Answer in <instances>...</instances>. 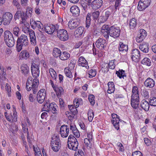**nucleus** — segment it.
<instances>
[{"label":"nucleus","mask_w":156,"mask_h":156,"mask_svg":"<svg viewBox=\"0 0 156 156\" xmlns=\"http://www.w3.org/2000/svg\"><path fill=\"white\" fill-rule=\"evenodd\" d=\"M132 92L133 94L131 99V105L134 108L136 109L138 107L139 99V94L137 87L134 86L133 87Z\"/></svg>","instance_id":"f03ea898"},{"label":"nucleus","mask_w":156,"mask_h":156,"mask_svg":"<svg viewBox=\"0 0 156 156\" xmlns=\"http://www.w3.org/2000/svg\"><path fill=\"white\" fill-rule=\"evenodd\" d=\"M61 52L60 49L57 48H55L53 50V55L55 58L59 57Z\"/></svg>","instance_id":"2f4dec72"},{"label":"nucleus","mask_w":156,"mask_h":156,"mask_svg":"<svg viewBox=\"0 0 156 156\" xmlns=\"http://www.w3.org/2000/svg\"><path fill=\"white\" fill-rule=\"evenodd\" d=\"M102 4V0H94L91 3V7L93 9L97 10L101 6Z\"/></svg>","instance_id":"dca6fc26"},{"label":"nucleus","mask_w":156,"mask_h":156,"mask_svg":"<svg viewBox=\"0 0 156 156\" xmlns=\"http://www.w3.org/2000/svg\"><path fill=\"white\" fill-rule=\"evenodd\" d=\"M84 28L82 27H79L75 31L74 33L75 36L76 37H80L84 31Z\"/></svg>","instance_id":"5701e85b"},{"label":"nucleus","mask_w":156,"mask_h":156,"mask_svg":"<svg viewBox=\"0 0 156 156\" xmlns=\"http://www.w3.org/2000/svg\"><path fill=\"white\" fill-rule=\"evenodd\" d=\"M149 104L146 100L144 99L142 101L141 104V108L146 111H147L149 108Z\"/></svg>","instance_id":"b1692460"},{"label":"nucleus","mask_w":156,"mask_h":156,"mask_svg":"<svg viewBox=\"0 0 156 156\" xmlns=\"http://www.w3.org/2000/svg\"><path fill=\"white\" fill-rule=\"evenodd\" d=\"M30 42L34 46L36 45V37L34 31H29Z\"/></svg>","instance_id":"4be33fe9"},{"label":"nucleus","mask_w":156,"mask_h":156,"mask_svg":"<svg viewBox=\"0 0 156 156\" xmlns=\"http://www.w3.org/2000/svg\"><path fill=\"white\" fill-rule=\"evenodd\" d=\"M91 16V14L89 13H88L87 15L86 20V27L87 28H88L90 25Z\"/></svg>","instance_id":"f704fd0d"},{"label":"nucleus","mask_w":156,"mask_h":156,"mask_svg":"<svg viewBox=\"0 0 156 156\" xmlns=\"http://www.w3.org/2000/svg\"><path fill=\"white\" fill-rule=\"evenodd\" d=\"M58 37L61 41H65L69 39V36L67 31L65 30H59L57 31Z\"/></svg>","instance_id":"20e7f679"},{"label":"nucleus","mask_w":156,"mask_h":156,"mask_svg":"<svg viewBox=\"0 0 156 156\" xmlns=\"http://www.w3.org/2000/svg\"><path fill=\"white\" fill-rule=\"evenodd\" d=\"M12 33L16 37H18V35L20 33V30L18 27H15L13 28Z\"/></svg>","instance_id":"a18cd8bd"},{"label":"nucleus","mask_w":156,"mask_h":156,"mask_svg":"<svg viewBox=\"0 0 156 156\" xmlns=\"http://www.w3.org/2000/svg\"><path fill=\"white\" fill-rule=\"evenodd\" d=\"M79 24V22L77 21L76 19L71 20L69 21L68 23V26L69 28L71 30H73Z\"/></svg>","instance_id":"a211bd4d"},{"label":"nucleus","mask_w":156,"mask_h":156,"mask_svg":"<svg viewBox=\"0 0 156 156\" xmlns=\"http://www.w3.org/2000/svg\"><path fill=\"white\" fill-rule=\"evenodd\" d=\"M139 48L143 52L147 53L148 51L149 48L148 44L147 43L143 44L140 46Z\"/></svg>","instance_id":"c756f323"},{"label":"nucleus","mask_w":156,"mask_h":156,"mask_svg":"<svg viewBox=\"0 0 156 156\" xmlns=\"http://www.w3.org/2000/svg\"><path fill=\"white\" fill-rule=\"evenodd\" d=\"M54 90L56 92L58 97H59L63 92V90L62 87H54Z\"/></svg>","instance_id":"72a5a7b5"},{"label":"nucleus","mask_w":156,"mask_h":156,"mask_svg":"<svg viewBox=\"0 0 156 156\" xmlns=\"http://www.w3.org/2000/svg\"><path fill=\"white\" fill-rule=\"evenodd\" d=\"M139 31L140 34H139L141 35L143 37L145 38L147 35V33L146 31L143 29H141Z\"/></svg>","instance_id":"680f3d73"},{"label":"nucleus","mask_w":156,"mask_h":156,"mask_svg":"<svg viewBox=\"0 0 156 156\" xmlns=\"http://www.w3.org/2000/svg\"><path fill=\"white\" fill-rule=\"evenodd\" d=\"M78 143L77 141L76 142H74L73 143L69 145L68 144V147L69 149L76 151L78 149Z\"/></svg>","instance_id":"473e14b6"},{"label":"nucleus","mask_w":156,"mask_h":156,"mask_svg":"<svg viewBox=\"0 0 156 156\" xmlns=\"http://www.w3.org/2000/svg\"><path fill=\"white\" fill-rule=\"evenodd\" d=\"M94 112L89 110L88 112V119L90 122H92L94 117Z\"/></svg>","instance_id":"a19ab883"},{"label":"nucleus","mask_w":156,"mask_h":156,"mask_svg":"<svg viewBox=\"0 0 156 156\" xmlns=\"http://www.w3.org/2000/svg\"><path fill=\"white\" fill-rule=\"evenodd\" d=\"M55 105H56L54 103H51L49 105V108H47V109L46 110H45V111L46 112H49L50 110L52 109V108H53V107H54Z\"/></svg>","instance_id":"774afa93"},{"label":"nucleus","mask_w":156,"mask_h":156,"mask_svg":"<svg viewBox=\"0 0 156 156\" xmlns=\"http://www.w3.org/2000/svg\"><path fill=\"white\" fill-rule=\"evenodd\" d=\"M36 81L38 84H39V81L38 79L35 78L33 80L32 77H29L28 78L26 84V89L27 91H30L32 89V87L31 86L33 85L34 82Z\"/></svg>","instance_id":"1a4fd4ad"},{"label":"nucleus","mask_w":156,"mask_h":156,"mask_svg":"<svg viewBox=\"0 0 156 156\" xmlns=\"http://www.w3.org/2000/svg\"><path fill=\"white\" fill-rule=\"evenodd\" d=\"M64 72L66 76L70 78L72 77V73L71 71L68 69L66 68L64 70Z\"/></svg>","instance_id":"864d4df0"},{"label":"nucleus","mask_w":156,"mask_h":156,"mask_svg":"<svg viewBox=\"0 0 156 156\" xmlns=\"http://www.w3.org/2000/svg\"><path fill=\"white\" fill-rule=\"evenodd\" d=\"M106 44V40L102 38H99L96 42L97 47L101 50L104 49Z\"/></svg>","instance_id":"9b49d317"},{"label":"nucleus","mask_w":156,"mask_h":156,"mask_svg":"<svg viewBox=\"0 0 156 156\" xmlns=\"http://www.w3.org/2000/svg\"><path fill=\"white\" fill-rule=\"evenodd\" d=\"M108 88L107 90L108 93L109 94H111L114 92L115 91V86L113 82H109L108 84Z\"/></svg>","instance_id":"c85d7f7f"},{"label":"nucleus","mask_w":156,"mask_h":156,"mask_svg":"<svg viewBox=\"0 0 156 156\" xmlns=\"http://www.w3.org/2000/svg\"><path fill=\"white\" fill-rule=\"evenodd\" d=\"M132 156H143V155L140 151H136L132 153Z\"/></svg>","instance_id":"338daca9"},{"label":"nucleus","mask_w":156,"mask_h":156,"mask_svg":"<svg viewBox=\"0 0 156 156\" xmlns=\"http://www.w3.org/2000/svg\"><path fill=\"white\" fill-rule=\"evenodd\" d=\"M107 19V17L105 16H102L100 17L98 20L100 23H103L105 22Z\"/></svg>","instance_id":"69168bd1"},{"label":"nucleus","mask_w":156,"mask_h":156,"mask_svg":"<svg viewBox=\"0 0 156 156\" xmlns=\"http://www.w3.org/2000/svg\"><path fill=\"white\" fill-rule=\"evenodd\" d=\"M78 65L80 66L85 67L87 69L89 68L88 62L84 58L82 57H80L78 61Z\"/></svg>","instance_id":"aec40b11"},{"label":"nucleus","mask_w":156,"mask_h":156,"mask_svg":"<svg viewBox=\"0 0 156 156\" xmlns=\"http://www.w3.org/2000/svg\"><path fill=\"white\" fill-rule=\"evenodd\" d=\"M84 143L85 144L87 148L88 149H90L91 148V144L90 142L92 140H90L87 139V138H85L84 139Z\"/></svg>","instance_id":"49530a36"},{"label":"nucleus","mask_w":156,"mask_h":156,"mask_svg":"<svg viewBox=\"0 0 156 156\" xmlns=\"http://www.w3.org/2000/svg\"><path fill=\"white\" fill-rule=\"evenodd\" d=\"M22 10L20 9H17V11L15 14L14 18L15 20L19 19L22 16Z\"/></svg>","instance_id":"58836bf2"},{"label":"nucleus","mask_w":156,"mask_h":156,"mask_svg":"<svg viewBox=\"0 0 156 156\" xmlns=\"http://www.w3.org/2000/svg\"><path fill=\"white\" fill-rule=\"evenodd\" d=\"M12 18V14L9 12H6L2 16V20L4 25H8L10 23Z\"/></svg>","instance_id":"0eeeda50"},{"label":"nucleus","mask_w":156,"mask_h":156,"mask_svg":"<svg viewBox=\"0 0 156 156\" xmlns=\"http://www.w3.org/2000/svg\"><path fill=\"white\" fill-rule=\"evenodd\" d=\"M35 25V26L38 28V30L40 32H41L43 30L42 28L43 25L40 21H37Z\"/></svg>","instance_id":"37998d69"},{"label":"nucleus","mask_w":156,"mask_h":156,"mask_svg":"<svg viewBox=\"0 0 156 156\" xmlns=\"http://www.w3.org/2000/svg\"><path fill=\"white\" fill-rule=\"evenodd\" d=\"M149 103L151 106H156V98L153 97L150 99Z\"/></svg>","instance_id":"603ef678"},{"label":"nucleus","mask_w":156,"mask_h":156,"mask_svg":"<svg viewBox=\"0 0 156 156\" xmlns=\"http://www.w3.org/2000/svg\"><path fill=\"white\" fill-rule=\"evenodd\" d=\"M38 84L37 83L36 81L34 82V83L33 84V85L31 86V87H32V89H33V93L34 94H35L37 91H36V89L37 88V87L38 85Z\"/></svg>","instance_id":"6e6d98bb"},{"label":"nucleus","mask_w":156,"mask_h":156,"mask_svg":"<svg viewBox=\"0 0 156 156\" xmlns=\"http://www.w3.org/2000/svg\"><path fill=\"white\" fill-rule=\"evenodd\" d=\"M96 72L95 70L91 69L89 71V77L91 78L94 77L96 75Z\"/></svg>","instance_id":"4d7b16f0"},{"label":"nucleus","mask_w":156,"mask_h":156,"mask_svg":"<svg viewBox=\"0 0 156 156\" xmlns=\"http://www.w3.org/2000/svg\"><path fill=\"white\" fill-rule=\"evenodd\" d=\"M31 72L32 75L34 77L36 78L39 76L40 73V71H34V70H33V69H31Z\"/></svg>","instance_id":"13d9d810"},{"label":"nucleus","mask_w":156,"mask_h":156,"mask_svg":"<svg viewBox=\"0 0 156 156\" xmlns=\"http://www.w3.org/2000/svg\"><path fill=\"white\" fill-rule=\"evenodd\" d=\"M44 29L46 33L49 34H52L56 30L55 25L47 24L44 25Z\"/></svg>","instance_id":"2eb2a0df"},{"label":"nucleus","mask_w":156,"mask_h":156,"mask_svg":"<svg viewBox=\"0 0 156 156\" xmlns=\"http://www.w3.org/2000/svg\"><path fill=\"white\" fill-rule=\"evenodd\" d=\"M94 96L93 95L90 94L89 95L88 99L92 105H94L95 103V101L94 100Z\"/></svg>","instance_id":"5fc2aeb1"},{"label":"nucleus","mask_w":156,"mask_h":156,"mask_svg":"<svg viewBox=\"0 0 156 156\" xmlns=\"http://www.w3.org/2000/svg\"><path fill=\"white\" fill-rule=\"evenodd\" d=\"M20 55L22 58H24L25 57L28 58L29 57V53L26 50L22 51L20 53Z\"/></svg>","instance_id":"09e8293b"},{"label":"nucleus","mask_w":156,"mask_h":156,"mask_svg":"<svg viewBox=\"0 0 156 156\" xmlns=\"http://www.w3.org/2000/svg\"><path fill=\"white\" fill-rule=\"evenodd\" d=\"M100 12L98 11L93 12L92 13V16L94 20H97L98 19L99 15Z\"/></svg>","instance_id":"8fccbe9b"},{"label":"nucleus","mask_w":156,"mask_h":156,"mask_svg":"<svg viewBox=\"0 0 156 156\" xmlns=\"http://www.w3.org/2000/svg\"><path fill=\"white\" fill-rule=\"evenodd\" d=\"M154 81L153 79L150 78H148L144 82V86L147 88H152L154 86Z\"/></svg>","instance_id":"6ab92c4d"},{"label":"nucleus","mask_w":156,"mask_h":156,"mask_svg":"<svg viewBox=\"0 0 156 156\" xmlns=\"http://www.w3.org/2000/svg\"><path fill=\"white\" fill-rule=\"evenodd\" d=\"M77 140L75 138L73 135H70L68 137V145H69L73 143L74 142H76Z\"/></svg>","instance_id":"c9c22d12"},{"label":"nucleus","mask_w":156,"mask_h":156,"mask_svg":"<svg viewBox=\"0 0 156 156\" xmlns=\"http://www.w3.org/2000/svg\"><path fill=\"white\" fill-rule=\"evenodd\" d=\"M112 13V9L110 8H108L107 9H106L105 11V16L107 17V18L108 19L109 16Z\"/></svg>","instance_id":"3c124183"},{"label":"nucleus","mask_w":156,"mask_h":156,"mask_svg":"<svg viewBox=\"0 0 156 156\" xmlns=\"http://www.w3.org/2000/svg\"><path fill=\"white\" fill-rule=\"evenodd\" d=\"M5 42L7 45L9 47H13L15 44L14 38L11 39L7 41H6Z\"/></svg>","instance_id":"79ce46f5"},{"label":"nucleus","mask_w":156,"mask_h":156,"mask_svg":"<svg viewBox=\"0 0 156 156\" xmlns=\"http://www.w3.org/2000/svg\"><path fill=\"white\" fill-rule=\"evenodd\" d=\"M49 73L52 78L55 80H56V73L52 68L49 69Z\"/></svg>","instance_id":"c03bdc74"},{"label":"nucleus","mask_w":156,"mask_h":156,"mask_svg":"<svg viewBox=\"0 0 156 156\" xmlns=\"http://www.w3.org/2000/svg\"><path fill=\"white\" fill-rule=\"evenodd\" d=\"M128 49V47L127 45L124 44L121 42H120L119 47V51L120 52H122L125 51L126 52Z\"/></svg>","instance_id":"7c9ffc66"},{"label":"nucleus","mask_w":156,"mask_h":156,"mask_svg":"<svg viewBox=\"0 0 156 156\" xmlns=\"http://www.w3.org/2000/svg\"><path fill=\"white\" fill-rule=\"evenodd\" d=\"M70 11L73 16H77L79 15L80 10L79 8L76 6H72L70 9Z\"/></svg>","instance_id":"412c9836"},{"label":"nucleus","mask_w":156,"mask_h":156,"mask_svg":"<svg viewBox=\"0 0 156 156\" xmlns=\"http://www.w3.org/2000/svg\"><path fill=\"white\" fill-rule=\"evenodd\" d=\"M29 16V14L27 13V10L26 11V12L25 13L22 11V16H21V18L22 20L23 21H25Z\"/></svg>","instance_id":"de8ad7c7"},{"label":"nucleus","mask_w":156,"mask_h":156,"mask_svg":"<svg viewBox=\"0 0 156 156\" xmlns=\"http://www.w3.org/2000/svg\"><path fill=\"white\" fill-rule=\"evenodd\" d=\"M131 54V57L132 60L135 62L138 61L140 57V54L139 50L137 49H133Z\"/></svg>","instance_id":"f8f14e48"},{"label":"nucleus","mask_w":156,"mask_h":156,"mask_svg":"<svg viewBox=\"0 0 156 156\" xmlns=\"http://www.w3.org/2000/svg\"><path fill=\"white\" fill-rule=\"evenodd\" d=\"M46 95V91L44 89H41L38 92L37 96L38 103L41 104L44 101Z\"/></svg>","instance_id":"6e6552de"},{"label":"nucleus","mask_w":156,"mask_h":156,"mask_svg":"<svg viewBox=\"0 0 156 156\" xmlns=\"http://www.w3.org/2000/svg\"><path fill=\"white\" fill-rule=\"evenodd\" d=\"M51 145L53 151L57 152L61 147V142L58 136L56 135L51 138Z\"/></svg>","instance_id":"7ed1b4c3"},{"label":"nucleus","mask_w":156,"mask_h":156,"mask_svg":"<svg viewBox=\"0 0 156 156\" xmlns=\"http://www.w3.org/2000/svg\"><path fill=\"white\" fill-rule=\"evenodd\" d=\"M33 69V70H34L36 71H39V67L38 66H37L35 63L32 64V65H31V69Z\"/></svg>","instance_id":"052dcab7"},{"label":"nucleus","mask_w":156,"mask_h":156,"mask_svg":"<svg viewBox=\"0 0 156 156\" xmlns=\"http://www.w3.org/2000/svg\"><path fill=\"white\" fill-rule=\"evenodd\" d=\"M69 133V128L67 125H62L60 129V133L62 137H66Z\"/></svg>","instance_id":"ddd939ff"},{"label":"nucleus","mask_w":156,"mask_h":156,"mask_svg":"<svg viewBox=\"0 0 156 156\" xmlns=\"http://www.w3.org/2000/svg\"><path fill=\"white\" fill-rule=\"evenodd\" d=\"M74 156H85V155L83 151L79 149L77 153H75Z\"/></svg>","instance_id":"e2e57ef3"},{"label":"nucleus","mask_w":156,"mask_h":156,"mask_svg":"<svg viewBox=\"0 0 156 156\" xmlns=\"http://www.w3.org/2000/svg\"><path fill=\"white\" fill-rule=\"evenodd\" d=\"M70 129L72 130L73 133L77 138L80 136V133L76 127L74 126L70 125Z\"/></svg>","instance_id":"cd10ccee"},{"label":"nucleus","mask_w":156,"mask_h":156,"mask_svg":"<svg viewBox=\"0 0 156 156\" xmlns=\"http://www.w3.org/2000/svg\"><path fill=\"white\" fill-rule=\"evenodd\" d=\"M5 90L7 91V94L9 97L11 96V87L9 86L8 83H6L5 87Z\"/></svg>","instance_id":"bf43d9fd"},{"label":"nucleus","mask_w":156,"mask_h":156,"mask_svg":"<svg viewBox=\"0 0 156 156\" xmlns=\"http://www.w3.org/2000/svg\"><path fill=\"white\" fill-rule=\"evenodd\" d=\"M125 71L122 69L119 70L118 71H116V74L120 78H123L124 77H126V75L124 74Z\"/></svg>","instance_id":"4c0bfd02"},{"label":"nucleus","mask_w":156,"mask_h":156,"mask_svg":"<svg viewBox=\"0 0 156 156\" xmlns=\"http://www.w3.org/2000/svg\"><path fill=\"white\" fill-rule=\"evenodd\" d=\"M151 0H140L137 6L138 10L140 11L144 10L150 5Z\"/></svg>","instance_id":"423d86ee"},{"label":"nucleus","mask_w":156,"mask_h":156,"mask_svg":"<svg viewBox=\"0 0 156 156\" xmlns=\"http://www.w3.org/2000/svg\"><path fill=\"white\" fill-rule=\"evenodd\" d=\"M112 119L111 120L112 123L115 128L118 130L119 127V121L120 120L118 115L115 114L112 115Z\"/></svg>","instance_id":"9d476101"},{"label":"nucleus","mask_w":156,"mask_h":156,"mask_svg":"<svg viewBox=\"0 0 156 156\" xmlns=\"http://www.w3.org/2000/svg\"><path fill=\"white\" fill-rule=\"evenodd\" d=\"M136 20L134 18H132L130 20L129 26L130 29H133L136 25Z\"/></svg>","instance_id":"e433bc0d"},{"label":"nucleus","mask_w":156,"mask_h":156,"mask_svg":"<svg viewBox=\"0 0 156 156\" xmlns=\"http://www.w3.org/2000/svg\"><path fill=\"white\" fill-rule=\"evenodd\" d=\"M22 73L25 76H27L29 72V68L26 64H23L21 67Z\"/></svg>","instance_id":"bb28decb"},{"label":"nucleus","mask_w":156,"mask_h":156,"mask_svg":"<svg viewBox=\"0 0 156 156\" xmlns=\"http://www.w3.org/2000/svg\"><path fill=\"white\" fill-rule=\"evenodd\" d=\"M59 58L62 60H67L70 57L69 54L66 51H63L60 54Z\"/></svg>","instance_id":"a878e982"},{"label":"nucleus","mask_w":156,"mask_h":156,"mask_svg":"<svg viewBox=\"0 0 156 156\" xmlns=\"http://www.w3.org/2000/svg\"><path fill=\"white\" fill-rule=\"evenodd\" d=\"M13 38H14L13 35L10 31L6 30L5 32L4 33V38L5 42Z\"/></svg>","instance_id":"393cba45"},{"label":"nucleus","mask_w":156,"mask_h":156,"mask_svg":"<svg viewBox=\"0 0 156 156\" xmlns=\"http://www.w3.org/2000/svg\"><path fill=\"white\" fill-rule=\"evenodd\" d=\"M141 63L148 66H150L151 64L150 60L147 58H144L141 61Z\"/></svg>","instance_id":"ea45409f"},{"label":"nucleus","mask_w":156,"mask_h":156,"mask_svg":"<svg viewBox=\"0 0 156 156\" xmlns=\"http://www.w3.org/2000/svg\"><path fill=\"white\" fill-rule=\"evenodd\" d=\"M16 48L18 52H20L23 47H26L28 44V40L27 36L25 34H22L17 37Z\"/></svg>","instance_id":"f257e3e1"},{"label":"nucleus","mask_w":156,"mask_h":156,"mask_svg":"<svg viewBox=\"0 0 156 156\" xmlns=\"http://www.w3.org/2000/svg\"><path fill=\"white\" fill-rule=\"evenodd\" d=\"M120 30L119 28L115 27L112 26L110 27V29L108 33V36L109 35L110 37L114 38H116L119 37L120 35Z\"/></svg>","instance_id":"39448f33"},{"label":"nucleus","mask_w":156,"mask_h":156,"mask_svg":"<svg viewBox=\"0 0 156 156\" xmlns=\"http://www.w3.org/2000/svg\"><path fill=\"white\" fill-rule=\"evenodd\" d=\"M5 116L7 120L9 122H15L17 121V115L16 112H14L12 115L11 113H10L9 115H7V112L5 113Z\"/></svg>","instance_id":"4468645a"},{"label":"nucleus","mask_w":156,"mask_h":156,"mask_svg":"<svg viewBox=\"0 0 156 156\" xmlns=\"http://www.w3.org/2000/svg\"><path fill=\"white\" fill-rule=\"evenodd\" d=\"M110 29V27L108 25H105L102 27L101 32L103 36L106 39H108V33Z\"/></svg>","instance_id":"f3484780"},{"label":"nucleus","mask_w":156,"mask_h":156,"mask_svg":"<svg viewBox=\"0 0 156 156\" xmlns=\"http://www.w3.org/2000/svg\"><path fill=\"white\" fill-rule=\"evenodd\" d=\"M144 38L141 35H140L139 34L136 38V40L137 42L140 43L143 41Z\"/></svg>","instance_id":"0e129e2a"}]
</instances>
